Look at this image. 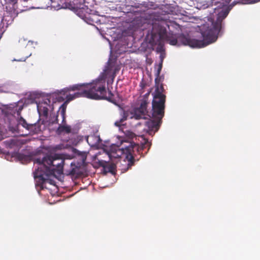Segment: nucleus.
<instances>
[{"label": "nucleus", "instance_id": "412c9836", "mask_svg": "<svg viewBox=\"0 0 260 260\" xmlns=\"http://www.w3.org/2000/svg\"><path fill=\"white\" fill-rule=\"evenodd\" d=\"M42 1H44L45 3L46 2L49 3V2L50 1V0H42Z\"/></svg>", "mask_w": 260, "mask_h": 260}, {"label": "nucleus", "instance_id": "dca6fc26", "mask_svg": "<svg viewBox=\"0 0 260 260\" xmlns=\"http://www.w3.org/2000/svg\"><path fill=\"white\" fill-rule=\"evenodd\" d=\"M208 7V6L207 4H203L201 6H199V5H198L197 8H199V9H201V8L205 9V8H207Z\"/></svg>", "mask_w": 260, "mask_h": 260}, {"label": "nucleus", "instance_id": "39448f33", "mask_svg": "<svg viewBox=\"0 0 260 260\" xmlns=\"http://www.w3.org/2000/svg\"><path fill=\"white\" fill-rule=\"evenodd\" d=\"M63 164L64 159L59 154L36 158L34 159L35 171L34 175L37 184L43 187L44 183L62 174Z\"/></svg>", "mask_w": 260, "mask_h": 260}, {"label": "nucleus", "instance_id": "a211bd4d", "mask_svg": "<svg viewBox=\"0 0 260 260\" xmlns=\"http://www.w3.org/2000/svg\"><path fill=\"white\" fill-rule=\"evenodd\" d=\"M103 162L105 164H104V165H103L104 167L106 169V166H107V165H108V164H107V162H107L106 160H104V161H103Z\"/></svg>", "mask_w": 260, "mask_h": 260}, {"label": "nucleus", "instance_id": "20e7f679", "mask_svg": "<svg viewBox=\"0 0 260 260\" xmlns=\"http://www.w3.org/2000/svg\"><path fill=\"white\" fill-rule=\"evenodd\" d=\"M162 87L157 85L155 87L153 94V100L152 102V117L153 120L150 119L151 116L146 111L147 103L143 102L139 108H132L128 111L123 113V117L119 121L115 122V125L119 126L122 125V122L127 118L135 119H143L145 120L144 124L146 127L144 131L149 135H152L156 132L159 127L160 120L164 115V108L165 102V96L162 93Z\"/></svg>", "mask_w": 260, "mask_h": 260}, {"label": "nucleus", "instance_id": "9d476101", "mask_svg": "<svg viewBox=\"0 0 260 260\" xmlns=\"http://www.w3.org/2000/svg\"><path fill=\"white\" fill-rule=\"evenodd\" d=\"M14 159L20 161L22 164H26L29 162L31 158L30 155H24L19 153H14L12 155Z\"/></svg>", "mask_w": 260, "mask_h": 260}, {"label": "nucleus", "instance_id": "ddd939ff", "mask_svg": "<svg viewBox=\"0 0 260 260\" xmlns=\"http://www.w3.org/2000/svg\"><path fill=\"white\" fill-rule=\"evenodd\" d=\"M12 20L11 17L9 16H5L2 19V22L4 25H6L7 26L9 23L12 22Z\"/></svg>", "mask_w": 260, "mask_h": 260}, {"label": "nucleus", "instance_id": "f03ea898", "mask_svg": "<svg viewBox=\"0 0 260 260\" xmlns=\"http://www.w3.org/2000/svg\"><path fill=\"white\" fill-rule=\"evenodd\" d=\"M119 70V66L109 62L103 73L100 75L98 79L92 82L73 85L60 91L55 92V93H58L60 95L63 101V98L62 95H64L65 93L68 91H76L75 93L70 94L67 96V101L63 104H65L66 107L67 103L79 97H85L94 100L100 99L105 95L106 92V80H107L108 84L112 83L116 73Z\"/></svg>", "mask_w": 260, "mask_h": 260}, {"label": "nucleus", "instance_id": "4be33fe9", "mask_svg": "<svg viewBox=\"0 0 260 260\" xmlns=\"http://www.w3.org/2000/svg\"><path fill=\"white\" fill-rule=\"evenodd\" d=\"M72 157H73V156H69V157H67V158L71 159Z\"/></svg>", "mask_w": 260, "mask_h": 260}, {"label": "nucleus", "instance_id": "f3484780", "mask_svg": "<svg viewBox=\"0 0 260 260\" xmlns=\"http://www.w3.org/2000/svg\"><path fill=\"white\" fill-rule=\"evenodd\" d=\"M31 55V54H29L28 56H27L25 58H22L21 59H19V60H17L18 61H25L26 60V59L29 56Z\"/></svg>", "mask_w": 260, "mask_h": 260}, {"label": "nucleus", "instance_id": "4468645a", "mask_svg": "<svg viewBox=\"0 0 260 260\" xmlns=\"http://www.w3.org/2000/svg\"><path fill=\"white\" fill-rule=\"evenodd\" d=\"M259 1L260 0H241L240 3L242 4H252Z\"/></svg>", "mask_w": 260, "mask_h": 260}, {"label": "nucleus", "instance_id": "9b49d317", "mask_svg": "<svg viewBox=\"0 0 260 260\" xmlns=\"http://www.w3.org/2000/svg\"><path fill=\"white\" fill-rule=\"evenodd\" d=\"M83 162L82 163H78L76 165L75 162H72L71 164L72 167V170L71 173L75 175H80L83 173V170L82 168Z\"/></svg>", "mask_w": 260, "mask_h": 260}, {"label": "nucleus", "instance_id": "7ed1b4c3", "mask_svg": "<svg viewBox=\"0 0 260 260\" xmlns=\"http://www.w3.org/2000/svg\"><path fill=\"white\" fill-rule=\"evenodd\" d=\"M119 70V66L109 62L103 73L100 75L98 79L92 82L73 85L60 91L55 92V93H58L60 95L63 101V98L62 95H64L65 93L68 91H76L75 93L70 94L67 96V101L63 104H65L66 107L67 103L79 97H85L94 100L100 99L105 95L106 92V80H107L108 84L112 83L116 73Z\"/></svg>", "mask_w": 260, "mask_h": 260}, {"label": "nucleus", "instance_id": "2eb2a0df", "mask_svg": "<svg viewBox=\"0 0 260 260\" xmlns=\"http://www.w3.org/2000/svg\"><path fill=\"white\" fill-rule=\"evenodd\" d=\"M161 58V62L158 65L156 75L158 77L162 68V55L160 56Z\"/></svg>", "mask_w": 260, "mask_h": 260}, {"label": "nucleus", "instance_id": "b1692460", "mask_svg": "<svg viewBox=\"0 0 260 260\" xmlns=\"http://www.w3.org/2000/svg\"><path fill=\"white\" fill-rule=\"evenodd\" d=\"M40 8H44V6H41Z\"/></svg>", "mask_w": 260, "mask_h": 260}, {"label": "nucleus", "instance_id": "0eeeda50", "mask_svg": "<svg viewBox=\"0 0 260 260\" xmlns=\"http://www.w3.org/2000/svg\"><path fill=\"white\" fill-rule=\"evenodd\" d=\"M62 102V98L58 93H52L44 97L37 104L38 111L40 115L47 116L49 112L58 107V103Z\"/></svg>", "mask_w": 260, "mask_h": 260}, {"label": "nucleus", "instance_id": "aec40b11", "mask_svg": "<svg viewBox=\"0 0 260 260\" xmlns=\"http://www.w3.org/2000/svg\"><path fill=\"white\" fill-rule=\"evenodd\" d=\"M148 143H148V140H145V145H147V144H148Z\"/></svg>", "mask_w": 260, "mask_h": 260}, {"label": "nucleus", "instance_id": "5701e85b", "mask_svg": "<svg viewBox=\"0 0 260 260\" xmlns=\"http://www.w3.org/2000/svg\"><path fill=\"white\" fill-rule=\"evenodd\" d=\"M122 144V140H120V144Z\"/></svg>", "mask_w": 260, "mask_h": 260}, {"label": "nucleus", "instance_id": "423d86ee", "mask_svg": "<svg viewBox=\"0 0 260 260\" xmlns=\"http://www.w3.org/2000/svg\"><path fill=\"white\" fill-rule=\"evenodd\" d=\"M86 139L90 146L101 148L109 159L113 162L108 169L109 171L112 173L114 171L115 168V165L114 164L115 159L124 157L129 163L133 159V153L138 149V145L133 143L125 142L126 144L120 148L118 145L112 144L108 146L107 144H103L100 137L96 135L89 136Z\"/></svg>", "mask_w": 260, "mask_h": 260}, {"label": "nucleus", "instance_id": "1a4fd4ad", "mask_svg": "<svg viewBox=\"0 0 260 260\" xmlns=\"http://www.w3.org/2000/svg\"><path fill=\"white\" fill-rule=\"evenodd\" d=\"M82 138L83 137L81 136L74 135L71 139L67 141V144H61L58 145L55 147V149L57 150H61L71 147L72 146H75L82 140Z\"/></svg>", "mask_w": 260, "mask_h": 260}, {"label": "nucleus", "instance_id": "f8f14e48", "mask_svg": "<svg viewBox=\"0 0 260 260\" xmlns=\"http://www.w3.org/2000/svg\"><path fill=\"white\" fill-rule=\"evenodd\" d=\"M58 6L57 7L58 9H64L67 8L68 5L67 3V0H58Z\"/></svg>", "mask_w": 260, "mask_h": 260}, {"label": "nucleus", "instance_id": "6ab92c4d", "mask_svg": "<svg viewBox=\"0 0 260 260\" xmlns=\"http://www.w3.org/2000/svg\"><path fill=\"white\" fill-rule=\"evenodd\" d=\"M31 45H32V42L28 41L27 43V46H31Z\"/></svg>", "mask_w": 260, "mask_h": 260}, {"label": "nucleus", "instance_id": "6e6552de", "mask_svg": "<svg viewBox=\"0 0 260 260\" xmlns=\"http://www.w3.org/2000/svg\"><path fill=\"white\" fill-rule=\"evenodd\" d=\"M59 107V109L57 112L56 120L57 122L61 121V123L59 124L56 133L59 135L68 134L71 132V128L70 126L64 123L66 107L65 104H62Z\"/></svg>", "mask_w": 260, "mask_h": 260}, {"label": "nucleus", "instance_id": "f257e3e1", "mask_svg": "<svg viewBox=\"0 0 260 260\" xmlns=\"http://www.w3.org/2000/svg\"><path fill=\"white\" fill-rule=\"evenodd\" d=\"M231 0H212V3L217 7L213 8L214 13L208 18V21L202 24L200 30L203 40L190 39L184 36H180L176 39L168 34L169 26L164 21L155 22L152 25V30L148 33L147 39L152 45L158 44L157 51L162 55L164 48L162 43L165 40L172 45H188L192 48H202L215 42L222 27V21L227 16L230 11L235 5L234 2L229 5ZM162 58H164L162 55Z\"/></svg>", "mask_w": 260, "mask_h": 260}]
</instances>
